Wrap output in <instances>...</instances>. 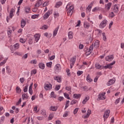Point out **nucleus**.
Listing matches in <instances>:
<instances>
[{
    "mask_svg": "<svg viewBox=\"0 0 124 124\" xmlns=\"http://www.w3.org/2000/svg\"><path fill=\"white\" fill-rule=\"evenodd\" d=\"M66 10L67 12L68 16H72L74 10V6L71 3L69 2L66 6Z\"/></svg>",
    "mask_w": 124,
    "mask_h": 124,
    "instance_id": "obj_1",
    "label": "nucleus"
},
{
    "mask_svg": "<svg viewBox=\"0 0 124 124\" xmlns=\"http://www.w3.org/2000/svg\"><path fill=\"white\" fill-rule=\"evenodd\" d=\"M115 63L116 61H113L112 62L109 63V64L104 66V68H105V69H107L108 68V69H111L113 68V65H114V64Z\"/></svg>",
    "mask_w": 124,
    "mask_h": 124,
    "instance_id": "obj_2",
    "label": "nucleus"
},
{
    "mask_svg": "<svg viewBox=\"0 0 124 124\" xmlns=\"http://www.w3.org/2000/svg\"><path fill=\"white\" fill-rule=\"evenodd\" d=\"M107 20L104 19L103 20L99 25L100 29H104L105 27H106V25H107Z\"/></svg>",
    "mask_w": 124,
    "mask_h": 124,
    "instance_id": "obj_3",
    "label": "nucleus"
},
{
    "mask_svg": "<svg viewBox=\"0 0 124 124\" xmlns=\"http://www.w3.org/2000/svg\"><path fill=\"white\" fill-rule=\"evenodd\" d=\"M109 114L110 110L107 109L105 111L103 115V118L105 121H106V119L109 117Z\"/></svg>",
    "mask_w": 124,
    "mask_h": 124,
    "instance_id": "obj_4",
    "label": "nucleus"
},
{
    "mask_svg": "<svg viewBox=\"0 0 124 124\" xmlns=\"http://www.w3.org/2000/svg\"><path fill=\"white\" fill-rule=\"evenodd\" d=\"M45 89L46 91H50V90H52V84L50 83H45Z\"/></svg>",
    "mask_w": 124,
    "mask_h": 124,
    "instance_id": "obj_5",
    "label": "nucleus"
},
{
    "mask_svg": "<svg viewBox=\"0 0 124 124\" xmlns=\"http://www.w3.org/2000/svg\"><path fill=\"white\" fill-rule=\"evenodd\" d=\"M70 68H72V67H73V66L74 65V63H75V62H76V56H74L72 57L70 60Z\"/></svg>",
    "mask_w": 124,
    "mask_h": 124,
    "instance_id": "obj_6",
    "label": "nucleus"
},
{
    "mask_svg": "<svg viewBox=\"0 0 124 124\" xmlns=\"http://www.w3.org/2000/svg\"><path fill=\"white\" fill-rule=\"evenodd\" d=\"M34 43H37L38 42V40H39L40 38V34L39 33H37L34 35Z\"/></svg>",
    "mask_w": 124,
    "mask_h": 124,
    "instance_id": "obj_7",
    "label": "nucleus"
},
{
    "mask_svg": "<svg viewBox=\"0 0 124 124\" xmlns=\"http://www.w3.org/2000/svg\"><path fill=\"white\" fill-rule=\"evenodd\" d=\"M98 98L99 99H100V100H104V99L106 98V97L105 96V93H100L98 95Z\"/></svg>",
    "mask_w": 124,
    "mask_h": 124,
    "instance_id": "obj_8",
    "label": "nucleus"
},
{
    "mask_svg": "<svg viewBox=\"0 0 124 124\" xmlns=\"http://www.w3.org/2000/svg\"><path fill=\"white\" fill-rule=\"evenodd\" d=\"M91 114H92V110L88 109L87 114L83 115L82 118H83V119H88V118L90 117Z\"/></svg>",
    "mask_w": 124,
    "mask_h": 124,
    "instance_id": "obj_9",
    "label": "nucleus"
},
{
    "mask_svg": "<svg viewBox=\"0 0 124 124\" xmlns=\"http://www.w3.org/2000/svg\"><path fill=\"white\" fill-rule=\"evenodd\" d=\"M114 60V56L113 55H108L105 57V60L107 62H111Z\"/></svg>",
    "mask_w": 124,
    "mask_h": 124,
    "instance_id": "obj_10",
    "label": "nucleus"
},
{
    "mask_svg": "<svg viewBox=\"0 0 124 124\" xmlns=\"http://www.w3.org/2000/svg\"><path fill=\"white\" fill-rule=\"evenodd\" d=\"M54 69L56 72H59V71H61V69H62V66H61L60 64H57L55 66Z\"/></svg>",
    "mask_w": 124,
    "mask_h": 124,
    "instance_id": "obj_11",
    "label": "nucleus"
},
{
    "mask_svg": "<svg viewBox=\"0 0 124 124\" xmlns=\"http://www.w3.org/2000/svg\"><path fill=\"white\" fill-rule=\"evenodd\" d=\"M43 4V2L42 1V0H38L35 4V7H39L40 5H42Z\"/></svg>",
    "mask_w": 124,
    "mask_h": 124,
    "instance_id": "obj_12",
    "label": "nucleus"
},
{
    "mask_svg": "<svg viewBox=\"0 0 124 124\" xmlns=\"http://www.w3.org/2000/svg\"><path fill=\"white\" fill-rule=\"evenodd\" d=\"M50 16V11H47L43 16L44 20H47Z\"/></svg>",
    "mask_w": 124,
    "mask_h": 124,
    "instance_id": "obj_13",
    "label": "nucleus"
},
{
    "mask_svg": "<svg viewBox=\"0 0 124 124\" xmlns=\"http://www.w3.org/2000/svg\"><path fill=\"white\" fill-rule=\"evenodd\" d=\"M22 97L23 100H27V99H29V94L28 93H23L22 95Z\"/></svg>",
    "mask_w": 124,
    "mask_h": 124,
    "instance_id": "obj_14",
    "label": "nucleus"
},
{
    "mask_svg": "<svg viewBox=\"0 0 124 124\" xmlns=\"http://www.w3.org/2000/svg\"><path fill=\"white\" fill-rule=\"evenodd\" d=\"M15 13V10L14 8L11 9L10 12V17L11 19L14 16V13Z\"/></svg>",
    "mask_w": 124,
    "mask_h": 124,
    "instance_id": "obj_15",
    "label": "nucleus"
},
{
    "mask_svg": "<svg viewBox=\"0 0 124 124\" xmlns=\"http://www.w3.org/2000/svg\"><path fill=\"white\" fill-rule=\"evenodd\" d=\"M59 29H60V27L58 26L56 28H55V30L53 31V36L55 37L56 35L58 34V31H59Z\"/></svg>",
    "mask_w": 124,
    "mask_h": 124,
    "instance_id": "obj_16",
    "label": "nucleus"
},
{
    "mask_svg": "<svg viewBox=\"0 0 124 124\" xmlns=\"http://www.w3.org/2000/svg\"><path fill=\"white\" fill-rule=\"evenodd\" d=\"M24 11L26 14H29L30 13V11H31V7L26 6L25 7Z\"/></svg>",
    "mask_w": 124,
    "mask_h": 124,
    "instance_id": "obj_17",
    "label": "nucleus"
},
{
    "mask_svg": "<svg viewBox=\"0 0 124 124\" xmlns=\"http://www.w3.org/2000/svg\"><path fill=\"white\" fill-rule=\"evenodd\" d=\"M93 1L91 2V3L88 5L87 8V10L90 12L92 10V7H93Z\"/></svg>",
    "mask_w": 124,
    "mask_h": 124,
    "instance_id": "obj_18",
    "label": "nucleus"
},
{
    "mask_svg": "<svg viewBox=\"0 0 124 124\" xmlns=\"http://www.w3.org/2000/svg\"><path fill=\"white\" fill-rule=\"evenodd\" d=\"M113 11L114 12H115V13H118V12H119V6H118V5H114L113 8Z\"/></svg>",
    "mask_w": 124,
    "mask_h": 124,
    "instance_id": "obj_19",
    "label": "nucleus"
},
{
    "mask_svg": "<svg viewBox=\"0 0 124 124\" xmlns=\"http://www.w3.org/2000/svg\"><path fill=\"white\" fill-rule=\"evenodd\" d=\"M68 36L69 39H72L73 38V31H69L68 33Z\"/></svg>",
    "mask_w": 124,
    "mask_h": 124,
    "instance_id": "obj_20",
    "label": "nucleus"
},
{
    "mask_svg": "<svg viewBox=\"0 0 124 124\" xmlns=\"http://www.w3.org/2000/svg\"><path fill=\"white\" fill-rule=\"evenodd\" d=\"M26 20H25L24 19H22L21 21V27L23 29L25 26H26Z\"/></svg>",
    "mask_w": 124,
    "mask_h": 124,
    "instance_id": "obj_21",
    "label": "nucleus"
},
{
    "mask_svg": "<svg viewBox=\"0 0 124 124\" xmlns=\"http://www.w3.org/2000/svg\"><path fill=\"white\" fill-rule=\"evenodd\" d=\"M115 83V80L114 79H110L108 82L107 83V86H111V85H113Z\"/></svg>",
    "mask_w": 124,
    "mask_h": 124,
    "instance_id": "obj_22",
    "label": "nucleus"
},
{
    "mask_svg": "<svg viewBox=\"0 0 124 124\" xmlns=\"http://www.w3.org/2000/svg\"><path fill=\"white\" fill-rule=\"evenodd\" d=\"M95 67L96 69H103L104 66H102L99 64V63H96L95 64Z\"/></svg>",
    "mask_w": 124,
    "mask_h": 124,
    "instance_id": "obj_23",
    "label": "nucleus"
},
{
    "mask_svg": "<svg viewBox=\"0 0 124 124\" xmlns=\"http://www.w3.org/2000/svg\"><path fill=\"white\" fill-rule=\"evenodd\" d=\"M84 28H85V29H89V28H90V23L88 22H84Z\"/></svg>",
    "mask_w": 124,
    "mask_h": 124,
    "instance_id": "obj_24",
    "label": "nucleus"
},
{
    "mask_svg": "<svg viewBox=\"0 0 124 124\" xmlns=\"http://www.w3.org/2000/svg\"><path fill=\"white\" fill-rule=\"evenodd\" d=\"M73 97L74 98H76V99H78V98H80L81 97V94H74Z\"/></svg>",
    "mask_w": 124,
    "mask_h": 124,
    "instance_id": "obj_25",
    "label": "nucleus"
},
{
    "mask_svg": "<svg viewBox=\"0 0 124 124\" xmlns=\"http://www.w3.org/2000/svg\"><path fill=\"white\" fill-rule=\"evenodd\" d=\"M54 80H56V81H57V82H58V83H61V82H62V78H61V77H55L54 78Z\"/></svg>",
    "mask_w": 124,
    "mask_h": 124,
    "instance_id": "obj_26",
    "label": "nucleus"
},
{
    "mask_svg": "<svg viewBox=\"0 0 124 124\" xmlns=\"http://www.w3.org/2000/svg\"><path fill=\"white\" fill-rule=\"evenodd\" d=\"M112 6V3H108L107 5H106V8L107 10H110V8Z\"/></svg>",
    "mask_w": 124,
    "mask_h": 124,
    "instance_id": "obj_27",
    "label": "nucleus"
},
{
    "mask_svg": "<svg viewBox=\"0 0 124 124\" xmlns=\"http://www.w3.org/2000/svg\"><path fill=\"white\" fill-rule=\"evenodd\" d=\"M54 17V18H58L59 16H60V14H59V12L58 11H55L53 13Z\"/></svg>",
    "mask_w": 124,
    "mask_h": 124,
    "instance_id": "obj_28",
    "label": "nucleus"
},
{
    "mask_svg": "<svg viewBox=\"0 0 124 124\" xmlns=\"http://www.w3.org/2000/svg\"><path fill=\"white\" fill-rule=\"evenodd\" d=\"M39 67L41 69H44V68H45V64H44L43 63H39Z\"/></svg>",
    "mask_w": 124,
    "mask_h": 124,
    "instance_id": "obj_29",
    "label": "nucleus"
},
{
    "mask_svg": "<svg viewBox=\"0 0 124 124\" xmlns=\"http://www.w3.org/2000/svg\"><path fill=\"white\" fill-rule=\"evenodd\" d=\"M86 80L89 83H91L93 81V79L91 78V77L90 76V75H88L87 76V77H86Z\"/></svg>",
    "mask_w": 124,
    "mask_h": 124,
    "instance_id": "obj_30",
    "label": "nucleus"
},
{
    "mask_svg": "<svg viewBox=\"0 0 124 124\" xmlns=\"http://www.w3.org/2000/svg\"><path fill=\"white\" fill-rule=\"evenodd\" d=\"M89 99H90V97H89V96L86 97L85 99H84L82 101V104H86V103H87V102H88V100H89Z\"/></svg>",
    "mask_w": 124,
    "mask_h": 124,
    "instance_id": "obj_31",
    "label": "nucleus"
},
{
    "mask_svg": "<svg viewBox=\"0 0 124 124\" xmlns=\"http://www.w3.org/2000/svg\"><path fill=\"white\" fill-rule=\"evenodd\" d=\"M94 46L95 48H98L99 47V41H96L94 44Z\"/></svg>",
    "mask_w": 124,
    "mask_h": 124,
    "instance_id": "obj_32",
    "label": "nucleus"
},
{
    "mask_svg": "<svg viewBox=\"0 0 124 124\" xmlns=\"http://www.w3.org/2000/svg\"><path fill=\"white\" fill-rule=\"evenodd\" d=\"M58 109V107L56 106H51L50 108V111H57V109Z\"/></svg>",
    "mask_w": 124,
    "mask_h": 124,
    "instance_id": "obj_33",
    "label": "nucleus"
},
{
    "mask_svg": "<svg viewBox=\"0 0 124 124\" xmlns=\"http://www.w3.org/2000/svg\"><path fill=\"white\" fill-rule=\"evenodd\" d=\"M62 3L61 1H59L56 3L55 7H56V8H59V7H60L62 5Z\"/></svg>",
    "mask_w": 124,
    "mask_h": 124,
    "instance_id": "obj_34",
    "label": "nucleus"
},
{
    "mask_svg": "<svg viewBox=\"0 0 124 124\" xmlns=\"http://www.w3.org/2000/svg\"><path fill=\"white\" fill-rule=\"evenodd\" d=\"M41 114L43 116H44V117H46V110H45V109H42L41 110Z\"/></svg>",
    "mask_w": 124,
    "mask_h": 124,
    "instance_id": "obj_35",
    "label": "nucleus"
},
{
    "mask_svg": "<svg viewBox=\"0 0 124 124\" xmlns=\"http://www.w3.org/2000/svg\"><path fill=\"white\" fill-rule=\"evenodd\" d=\"M102 35L104 41H106V40H107V38H106V35L105 34V33L103 32L102 33Z\"/></svg>",
    "mask_w": 124,
    "mask_h": 124,
    "instance_id": "obj_36",
    "label": "nucleus"
},
{
    "mask_svg": "<svg viewBox=\"0 0 124 124\" xmlns=\"http://www.w3.org/2000/svg\"><path fill=\"white\" fill-rule=\"evenodd\" d=\"M39 17V15H33L31 16V19H37Z\"/></svg>",
    "mask_w": 124,
    "mask_h": 124,
    "instance_id": "obj_37",
    "label": "nucleus"
},
{
    "mask_svg": "<svg viewBox=\"0 0 124 124\" xmlns=\"http://www.w3.org/2000/svg\"><path fill=\"white\" fill-rule=\"evenodd\" d=\"M37 106H35L34 108H33V112H34V113H38V112H39V110L37 109Z\"/></svg>",
    "mask_w": 124,
    "mask_h": 124,
    "instance_id": "obj_38",
    "label": "nucleus"
},
{
    "mask_svg": "<svg viewBox=\"0 0 124 124\" xmlns=\"http://www.w3.org/2000/svg\"><path fill=\"white\" fill-rule=\"evenodd\" d=\"M65 90L66 91H69L70 92L69 93L71 94L72 92H71V87L70 86H66L65 87Z\"/></svg>",
    "mask_w": 124,
    "mask_h": 124,
    "instance_id": "obj_39",
    "label": "nucleus"
},
{
    "mask_svg": "<svg viewBox=\"0 0 124 124\" xmlns=\"http://www.w3.org/2000/svg\"><path fill=\"white\" fill-rule=\"evenodd\" d=\"M68 115H69V112L68 111H65L63 114V118H66V117L68 116Z\"/></svg>",
    "mask_w": 124,
    "mask_h": 124,
    "instance_id": "obj_40",
    "label": "nucleus"
},
{
    "mask_svg": "<svg viewBox=\"0 0 124 124\" xmlns=\"http://www.w3.org/2000/svg\"><path fill=\"white\" fill-rule=\"evenodd\" d=\"M64 96L65 97V98H67V99H70V97H69V95L68 93H64Z\"/></svg>",
    "mask_w": 124,
    "mask_h": 124,
    "instance_id": "obj_41",
    "label": "nucleus"
},
{
    "mask_svg": "<svg viewBox=\"0 0 124 124\" xmlns=\"http://www.w3.org/2000/svg\"><path fill=\"white\" fill-rule=\"evenodd\" d=\"M14 48L16 49H19L20 47V45L19 44V43H16L15 45H14Z\"/></svg>",
    "mask_w": 124,
    "mask_h": 124,
    "instance_id": "obj_42",
    "label": "nucleus"
},
{
    "mask_svg": "<svg viewBox=\"0 0 124 124\" xmlns=\"http://www.w3.org/2000/svg\"><path fill=\"white\" fill-rule=\"evenodd\" d=\"M28 88H29V85H26L23 88V91H24V93H27V92H28Z\"/></svg>",
    "mask_w": 124,
    "mask_h": 124,
    "instance_id": "obj_43",
    "label": "nucleus"
},
{
    "mask_svg": "<svg viewBox=\"0 0 124 124\" xmlns=\"http://www.w3.org/2000/svg\"><path fill=\"white\" fill-rule=\"evenodd\" d=\"M16 92L17 93H21V89L20 88V87L19 86H17L16 88Z\"/></svg>",
    "mask_w": 124,
    "mask_h": 124,
    "instance_id": "obj_44",
    "label": "nucleus"
},
{
    "mask_svg": "<svg viewBox=\"0 0 124 124\" xmlns=\"http://www.w3.org/2000/svg\"><path fill=\"white\" fill-rule=\"evenodd\" d=\"M49 5V1H46L43 4V7H45V6H47Z\"/></svg>",
    "mask_w": 124,
    "mask_h": 124,
    "instance_id": "obj_45",
    "label": "nucleus"
},
{
    "mask_svg": "<svg viewBox=\"0 0 124 124\" xmlns=\"http://www.w3.org/2000/svg\"><path fill=\"white\" fill-rule=\"evenodd\" d=\"M88 51H90V52H93V45H92L91 46H90L89 49H88Z\"/></svg>",
    "mask_w": 124,
    "mask_h": 124,
    "instance_id": "obj_46",
    "label": "nucleus"
},
{
    "mask_svg": "<svg viewBox=\"0 0 124 124\" xmlns=\"http://www.w3.org/2000/svg\"><path fill=\"white\" fill-rule=\"evenodd\" d=\"M53 118H54V114L53 113L50 114L48 117V120H49V121H51V120H52Z\"/></svg>",
    "mask_w": 124,
    "mask_h": 124,
    "instance_id": "obj_47",
    "label": "nucleus"
},
{
    "mask_svg": "<svg viewBox=\"0 0 124 124\" xmlns=\"http://www.w3.org/2000/svg\"><path fill=\"white\" fill-rule=\"evenodd\" d=\"M52 62H47L46 63V66H47V67H51L52 66Z\"/></svg>",
    "mask_w": 124,
    "mask_h": 124,
    "instance_id": "obj_48",
    "label": "nucleus"
},
{
    "mask_svg": "<svg viewBox=\"0 0 124 124\" xmlns=\"http://www.w3.org/2000/svg\"><path fill=\"white\" fill-rule=\"evenodd\" d=\"M78 76H81L82 74H83V71H78L77 73Z\"/></svg>",
    "mask_w": 124,
    "mask_h": 124,
    "instance_id": "obj_49",
    "label": "nucleus"
},
{
    "mask_svg": "<svg viewBox=\"0 0 124 124\" xmlns=\"http://www.w3.org/2000/svg\"><path fill=\"white\" fill-rule=\"evenodd\" d=\"M109 17H110V18H113V17H115V14H114V13L113 12L109 13Z\"/></svg>",
    "mask_w": 124,
    "mask_h": 124,
    "instance_id": "obj_50",
    "label": "nucleus"
},
{
    "mask_svg": "<svg viewBox=\"0 0 124 124\" xmlns=\"http://www.w3.org/2000/svg\"><path fill=\"white\" fill-rule=\"evenodd\" d=\"M29 93L31 95H32V94L33 93V91L32 90V89H29Z\"/></svg>",
    "mask_w": 124,
    "mask_h": 124,
    "instance_id": "obj_51",
    "label": "nucleus"
},
{
    "mask_svg": "<svg viewBox=\"0 0 124 124\" xmlns=\"http://www.w3.org/2000/svg\"><path fill=\"white\" fill-rule=\"evenodd\" d=\"M69 102H70L69 100H68L66 101L65 107V109H66V108H67L69 106Z\"/></svg>",
    "mask_w": 124,
    "mask_h": 124,
    "instance_id": "obj_52",
    "label": "nucleus"
},
{
    "mask_svg": "<svg viewBox=\"0 0 124 124\" xmlns=\"http://www.w3.org/2000/svg\"><path fill=\"white\" fill-rule=\"evenodd\" d=\"M6 61H7V59L4 60L3 62H1L0 63V66L3 65L6 62Z\"/></svg>",
    "mask_w": 124,
    "mask_h": 124,
    "instance_id": "obj_53",
    "label": "nucleus"
},
{
    "mask_svg": "<svg viewBox=\"0 0 124 124\" xmlns=\"http://www.w3.org/2000/svg\"><path fill=\"white\" fill-rule=\"evenodd\" d=\"M63 99H64V98L62 96H60L58 98V100H59V101H62Z\"/></svg>",
    "mask_w": 124,
    "mask_h": 124,
    "instance_id": "obj_54",
    "label": "nucleus"
},
{
    "mask_svg": "<svg viewBox=\"0 0 124 124\" xmlns=\"http://www.w3.org/2000/svg\"><path fill=\"white\" fill-rule=\"evenodd\" d=\"M48 28H49L48 27V26L46 25H44V26H43V27H42V30H47V29H48Z\"/></svg>",
    "mask_w": 124,
    "mask_h": 124,
    "instance_id": "obj_55",
    "label": "nucleus"
},
{
    "mask_svg": "<svg viewBox=\"0 0 124 124\" xmlns=\"http://www.w3.org/2000/svg\"><path fill=\"white\" fill-rule=\"evenodd\" d=\"M61 88V85H56L55 88V91H59L60 89Z\"/></svg>",
    "mask_w": 124,
    "mask_h": 124,
    "instance_id": "obj_56",
    "label": "nucleus"
},
{
    "mask_svg": "<svg viewBox=\"0 0 124 124\" xmlns=\"http://www.w3.org/2000/svg\"><path fill=\"white\" fill-rule=\"evenodd\" d=\"M11 33H12V31L9 30L8 31V37H10L11 36Z\"/></svg>",
    "mask_w": 124,
    "mask_h": 124,
    "instance_id": "obj_57",
    "label": "nucleus"
},
{
    "mask_svg": "<svg viewBox=\"0 0 124 124\" xmlns=\"http://www.w3.org/2000/svg\"><path fill=\"white\" fill-rule=\"evenodd\" d=\"M14 56H21V53L19 52H16L14 53Z\"/></svg>",
    "mask_w": 124,
    "mask_h": 124,
    "instance_id": "obj_58",
    "label": "nucleus"
},
{
    "mask_svg": "<svg viewBox=\"0 0 124 124\" xmlns=\"http://www.w3.org/2000/svg\"><path fill=\"white\" fill-rule=\"evenodd\" d=\"M98 9H99V8L95 7L92 9V12H95V11H97V10H98Z\"/></svg>",
    "mask_w": 124,
    "mask_h": 124,
    "instance_id": "obj_59",
    "label": "nucleus"
},
{
    "mask_svg": "<svg viewBox=\"0 0 124 124\" xmlns=\"http://www.w3.org/2000/svg\"><path fill=\"white\" fill-rule=\"evenodd\" d=\"M31 75H34L35 74H36V70H33L31 71Z\"/></svg>",
    "mask_w": 124,
    "mask_h": 124,
    "instance_id": "obj_60",
    "label": "nucleus"
},
{
    "mask_svg": "<svg viewBox=\"0 0 124 124\" xmlns=\"http://www.w3.org/2000/svg\"><path fill=\"white\" fill-rule=\"evenodd\" d=\"M20 42H21V43H25L26 42V39L21 38L20 39Z\"/></svg>",
    "mask_w": 124,
    "mask_h": 124,
    "instance_id": "obj_61",
    "label": "nucleus"
},
{
    "mask_svg": "<svg viewBox=\"0 0 124 124\" xmlns=\"http://www.w3.org/2000/svg\"><path fill=\"white\" fill-rule=\"evenodd\" d=\"M32 43H33V41H32V39H30L29 40V44H30V45H31Z\"/></svg>",
    "mask_w": 124,
    "mask_h": 124,
    "instance_id": "obj_62",
    "label": "nucleus"
},
{
    "mask_svg": "<svg viewBox=\"0 0 124 124\" xmlns=\"http://www.w3.org/2000/svg\"><path fill=\"white\" fill-rule=\"evenodd\" d=\"M37 62H36V60H32L31 62V63H33V64H36V63Z\"/></svg>",
    "mask_w": 124,
    "mask_h": 124,
    "instance_id": "obj_63",
    "label": "nucleus"
},
{
    "mask_svg": "<svg viewBox=\"0 0 124 124\" xmlns=\"http://www.w3.org/2000/svg\"><path fill=\"white\" fill-rule=\"evenodd\" d=\"M78 110H79L78 108H76L75 109V110H74V115H75L76 114H77V112H78Z\"/></svg>",
    "mask_w": 124,
    "mask_h": 124,
    "instance_id": "obj_64",
    "label": "nucleus"
}]
</instances>
